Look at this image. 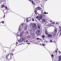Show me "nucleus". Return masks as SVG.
Wrapping results in <instances>:
<instances>
[{
	"mask_svg": "<svg viewBox=\"0 0 61 61\" xmlns=\"http://www.w3.org/2000/svg\"><path fill=\"white\" fill-rule=\"evenodd\" d=\"M32 26H33V28L34 29L36 30V29L37 27V26H36V24H34L32 25Z\"/></svg>",
	"mask_w": 61,
	"mask_h": 61,
	"instance_id": "nucleus-1",
	"label": "nucleus"
},
{
	"mask_svg": "<svg viewBox=\"0 0 61 61\" xmlns=\"http://www.w3.org/2000/svg\"><path fill=\"white\" fill-rule=\"evenodd\" d=\"M48 35V37L49 38H50L51 37H52V35L50 34H48V35Z\"/></svg>",
	"mask_w": 61,
	"mask_h": 61,
	"instance_id": "nucleus-2",
	"label": "nucleus"
},
{
	"mask_svg": "<svg viewBox=\"0 0 61 61\" xmlns=\"http://www.w3.org/2000/svg\"><path fill=\"white\" fill-rule=\"evenodd\" d=\"M36 9L38 10H41V8L40 7H37L36 8Z\"/></svg>",
	"mask_w": 61,
	"mask_h": 61,
	"instance_id": "nucleus-3",
	"label": "nucleus"
},
{
	"mask_svg": "<svg viewBox=\"0 0 61 61\" xmlns=\"http://www.w3.org/2000/svg\"><path fill=\"white\" fill-rule=\"evenodd\" d=\"M5 5H4V4L1 5V8H4V7H5Z\"/></svg>",
	"mask_w": 61,
	"mask_h": 61,
	"instance_id": "nucleus-4",
	"label": "nucleus"
},
{
	"mask_svg": "<svg viewBox=\"0 0 61 61\" xmlns=\"http://www.w3.org/2000/svg\"><path fill=\"white\" fill-rule=\"evenodd\" d=\"M45 33L46 35H47L48 34V31H47V30L46 29L45 30Z\"/></svg>",
	"mask_w": 61,
	"mask_h": 61,
	"instance_id": "nucleus-5",
	"label": "nucleus"
},
{
	"mask_svg": "<svg viewBox=\"0 0 61 61\" xmlns=\"http://www.w3.org/2000/svg\"><path fill=\"white\" fill-rule=\"evenodd\" d=\"M19 31H20V32H21L22 30H21V26H20L19 28Z\"/></svg>",
	"mask_w": 61,
	"mask_h": 61,
	"instance_id": "nucleus-6",
	"label": "nucleus"
},
{
	"mask_svg": "<svg viewBox=\"0 0 61 61\" xmlns=\"http://www.w3.org/2000/svg\"><path fill=\"white\" fill-rule=\"evenodd\" d=\"M37 10L36 9V8H35V14H36L37 13Z\"/></svg>",
	"mask_w": 61,
	"mask_h": 61,
	"instance_id": "nucleus-7",
	"label": "nucleus"
},
{
	"mask_svg": "<svg viewBox=\"0 0 61 61\" xmlns=\"http://www.w3.org/2000/svg\"><path fill=\"white\" fill-rule=\"evenodd\" d=\"M36 15L37 16V17H36V18H38V15H39V14L38 13H36Z\"/></svg>",
	"mask_w": 61,
	"mask_h": 61,
	"instance_id": "nucleus-8",
	"label": "nucleus"
},
{
	"mask_svg": "<svg viewBox=\"0 0 61 61\" xmlns=\"http://www.w3.org/2000/svg\"><path fill=\"white\" fill-rule=\"evenodd\" d=\"M42 22L44 23L45 22H46V20H45V19H42Z\"/></svg>",
	"mask_w": 61,
	"mask_h": 61,
	"instance_id": "nucleus-9",
	"label": "nucleus"
},
{
	"mask_svg": "<svg viewBox=\"0 0 61 61\" xmlns=\"http://www.w3.org/2000/svg\"><path fill=\"white\" fill-rule=\"evenodd\" d=\"M54 31L55 33H57V29H55Z\"/></svg>",
	"mask_w": 61,
	"mask_h": 61,
	"instance_id": "nucleus-10",
	"label": "nucleus"
},
{
	"mask_svg": "<svg viewBox=\"0 0 61 61\" xmlns=\"http://www.w3.org/2000/svg\"><path fill=\"white\" fill-rule=\"evenodd\" d=\"M41 31V30L37 29V31L38 32V33H40V32Z\"/></svg>",
	"mask_w": 61,
	"mask_h": 61,
	"instance_id": "nucleus-11",
	"label": "nucleus"
},
{
	"mask_svg": "<svg viewBox=\"0 0 61 61\" xmlns=\"http://www.w3.org/2000/svg\"><path fill=\"white\" fill-rule=\"evenodd\" d=\"M24 38H21L20 39V40L21 41H24Z\"/></svg>",
	"mask_w": 61,
	"mask_h": 61,
	"instance_id": "nucleus-12",
	"label": "nucleus"
},
{
	"mask_svg": "<svg viewBox=\"0 0 61 61\" xmlns=\"http://www.w3.org/2000/svg\"><path fill=\"white\" fill-rule=\"evenodd\" d=\"M37 40H38V41H40V40H41V39L38 38H37Z\"/></svg>",
	"mask_w": 61,
	"mask_h": 61,
	"instance_id": "nucleus-13",
	"label": "nucleus"
},
{
	"mask_svg": "<svg viewBox=\"0 0 61 61\" xmlns=\"http://www.w3.org/2000/svg\"><path fill=\"white\" fill-rule=\"evenodd\" d=\"M38 28H39V29H40V30H41V28H40V26H39L38 25Z\"/></svg>",
	"mask_w": 61,
	"mask_h": 61,
	"instance_id": "nucleus-14",
	"label": "nucleus"
},
{
	"mask_svg": "<svg viewBox=\"0 0 61 61\" xmlns=\"http://www.w3.org/2000/svg\"><path fill=\"white\" fill-rule=\"evenodd\" d=\"M20 36H21V37H22L23 36V34H22V33H20Z\"/></svg>",
	"mask_w": 61,
	"mask_h": 61,
	"instance_id": "nucleus-15",
	"label": "nucleus"
},
{
	"mask_svg": "<svg viewBox=\"0 0 61 61\" xmlns=\"http://www.w3.org/2000/svg\"><path fill=\"white\" fill-rule=\"evenodd\" d=\"M38 18L39 20H40V19H42V18H41V17H40V16H39L38 17Z\"/></svg>",
	"mask_w": 61,
	"mask_h": 61,
	"instance_id": "nucleus-16",
	"label": "nucleus"
},
{
	"mask_svg": "<svg viewBox=\"0 0 61 61\" xmlns=\"http://www.w3.org/2000/svg\"><path fill=\"white\" fill-rule=\"evenodd\" d=\"M9 55V54H8L6 56V58H7Z\"/></svg>",
	"mask_w": 61,
	"mask_h": 61,
	"instance_id": "nucleus-17",
	"label": "nucleus"
},
{
	"mask_svg": "<svg viewBox=\"0 0 61 61\" xmlns=\"http://www.w3.org/2000/svg\"><path fill=\"white\" fill-rule=\"evenodd\" d=\"M31 3H32L34 5H35V3H34V2H33V1H31Z\"/></svg>",
	"mask_w": 61,
	"mask_h": 61,
	"instance_id": "nucleus-18",
	"label": "nucleus"
},
{
	"mask_svg": "<svg viewBox=\"0 0 61 61\" xmlns=\"http://www.w3.org/2000/svg\"><path fill=\"white\" fill-rule=\"evenodd\" d=\"M27 37H28V38H30V35H28L27 36Z\"/></svg>",
	"mask_w": 61,
	"mask_h": 61,
	"instance_id": "nucleus-19",
	"label": "nucleus"
},
{
	"mask_svg": "<svg viewBox=\"0 0 61 61\" xmlns=\"http://www.w3.org/2000/svg\"><path fill=\"white\" fill-rule=\"evenodd\" d=\"M40 17L42 18V17H43V15H41Z\"/></svg>",
	"mask_w": 61,
	"mask_h": 61,
	"instance_id": "nucleus-20",
	"label": "nucleus"
},
{
	"mask_svg": "<svg viewBox=\"0 0 61 61\" xmlns=\"http://www.w3.org/2000/svg\"><path fill=\"white\" fill-rule=\"evenodd\" d=\"M48 14V13H46V12H44V14Z\"/></svg>",
	"mask_w": 61,
	"mask_h": 61,
	"instance_id": "nucleus-21",
	"label": "nucleus"
},
{
	"mask_svg": "<svg viewBox=\"0 0 61 61\" xmlns=\"http://www.w3.org/2000/svg\"><path fill=\"white\" fill-rule=\"evenodd\" d=\"M32 36H35V34H32Z\"/></svg>",
	"mask_w": 61,
	"mask_h": 61,
	"instance_id": "nucleus-22",
	"label": "nucleus"
},
{
	"mask_svg": "<svg viewBox=\"0 0 61 61\" xmlns=\"http://www.w3.org/2000/svg\"><path fill=\"white\" fill-rule=\"evenodd\" d=\"M42 38H45V36H44V35H43L42 36Z\"/></svg>",
	"mask_w": 61,
	"mask_h": 61,
	"instance_id": "nucleus-23",
	"label": "nucleus"
},
{
	"mask_svg": "<svg viewBox=\"0 0 61 61\" xmlns=\"http://www.w3.org/2000/svg\"><path fill=\"white\" fill-rule=\"evenodd\" d=\"M58 58H60V59H61V56H59L58 57Z\"/></svg>",
	"mask_w": 61,
	"mask_h": 61,
	"instance_id": "nucleus-24",
	"label": "nucleus"
},
{
	"mask_svg": "<svg viewBox=\"0 0 61 61\" xmlns=\"http://www.w3.org/2000/svg\"><path fill=\"white\" fill-rule=\"evenodd\" d=\"M37 36H39V35H40V34H39V33H38L37 34Z\"/></svg>",
	"mask_w": 61,
	"mask_h": 61,
	"instance_id": "nucleus-25",
	"label": "nucleus"
},
{
	"mask_svg": "<svg viewBox=\"0 0 61 61\" xmlns=\"http://www.w3.org/2000/svg\"><path fill=\"white\" fill-rule=\"evenodd\" d=\"M42 46H45V44H42Z\"/></svg>",
	"mask_w": 61,
	"mask_h": 61,
	"instance_id": "nucleus-26",
	"label": "nucleus"
},
{
	"mask_svg": "<svg viewBox=\"0 0 61 61\" xmlns=\"http://www.w3.org/2000/svg\"><path fill=\"white\" fill-rule=\"evenodd\" d=\"M5 9H7V7L6 6H5Z\"/></svg>",
	"mask_w": 61,
	"mask_h": 61,
	"instance_id": "nucleus-27",
	"label": "nucleus"
},
{
	"mask_svg": "<svg viewBox=\"0 0 61 61\" xmlns=\"http://www.w3.org/2000/svg\"><path fill=\"white\" fill-rule=\"evenodd\" d=\"M25 30H26V29H27V28H26V27H25Z\"/></svg>",
	"mask_w": 61,
	"mask_h": 61,
	"instance_id": "nucleus-28",
	"label": "nucleus"
},
{
	"mask_svg": "<svg viewBox=\"0 0 61 61\" xmlns=\"http://www.w3.org/2000/svg\"><path fill=\"white\" fill-rule=\"evenodd\" d=\"M59 36H61V32H60V34L59 35Z\"/></svg>",
	"mask_w": 61,
	"mask_h": 61,
	"instance_id": "nucleus-29",
	"label": "nucleus"
},
{
	"mask_svg": "<svg viewBox=\"0 0 61 61\" xmlns=\"http://www.w3.org/2000/svg\"><path fill=\"white\" fill-rule=\"evenodd\" d=\"M28 40H26V43H27V42H28Z\"/></svg>",
	"mask_w": 61,
	"mask_h": 61,
	"instance_id": "nucleus-30",
	"label": "nucleus"
},
{
	"mask_svg": "<svg viewBox=\"0 0 61 61\" xmlns=\"http://www.w3.org/2000/svg\"><path fill=\"white\" fill-rule=\"evenodd\" d=\"M53 56H54V55H53V54H52L51 55V57H53Z\"/></svg>",
	"mask_w": 61,
	"mask_h": 61,
	"instance_id": "nucleus-31",
	"label": "nucleus"
},
{
	"mask_svg": "<svg viewBox=\"0 0 61 61\" xmlns=\"http://www.w3.org/2000/svg\"><path fill=\"white\" fill-rule=\"evenodd\" d=\"M21 33L22 34H24V31H23Z\"/></svg>",
	"mask_w": 61,
	"mask_h": 61,
	"instance_id": "nucleus-32",
	"label": "nucleus"
},
{
	"mask_svg": "<svg viewBox=\"0 0 61 61\" xmlns=\"http://www.w3.org/2000/svg\"><path fill=\"white\" fill-rule=\"evenodd\" d=\"M18 41L19 42H20V40H18Z\"/></svg>",
	"mask_w": 61,
	"mask_h": 61,
	"instance_id": "nucleus-33",
	"label": "nucleus"
},
{
	"mask_svg": "<svg viewBox=\"0 0 61 61\" xmlns=\"http://www.w3.org/2000/svg\"><path fill=\"white\" fill-rule=\"evenodd\" d=\"M2 24H4V21H2Z\"/></svg>",
	"mask_w": 61,
	"mask_h": 61,
	"instance_id": "nucleus-34",
	"label": "nucleus"
},
{
	"mask_svg": "<svg viewBox=\"0 0 61 61\" xmlns=\"http://www.w3.org/2000/svg\"><path fill=\"white\" fill-rule=\"evenodd\" d=\"M11 56H13V53H11Z\"/></svg>",
	"mask_w": 61,
	"mask_h": 61,
	"instance_id": "nucleus-35",
	"label": "nucleus"
},
{
	"mask_svg": "<svg viewBox=\"0 0 61 61\" xmlns=\"http://www.w3.org/2000/svg\"><path fill=\"white\" fill-rule=\"evenodd\" d=\"M44 43H47V41H45Z\"/></svg>",
	"mask_w": 61,
	"mask_h": 61,
	"instance_id": "nucleus-36",
	"label": "nucleus"
},
{
	"mask_svg": "<svg viewBox=\"0 0 61 61\" xmlns=\"http://www.w3.org/2000/svg\"><path fill=\"white\" fill-rule=\"evenodd\" d=\"M50 42H53V41H52V40H50Z\"/></svg>",
	"mask_w": 61,
	"mask_h": 61,
	"instance_id": "nucleus-37",
	"label": "nucleus"
},
{
	"mask_svg": "<svg viewBox=\"0 0 61 61\" xmlns=\"http://www.w3.org/2000/svg\"><path fill=\"white\" fill-rule=\"evenodd\" d=\"M21 25H22V26H23V25H24V24H21Z\"/></svg>",
	"mask_w": 61,
	"mask_h": 61,
	"instance_id": "nucleus-38",
	"label": "nucleus"
},
{
	"mask_svg": "<svg viewBox=\"0 0 61 61\" xmlns=\"http://www.w3.org/2000/svg\"><path fill=\"white\" fill-rule=\"evenodd\" d=\"M56 53H57V51H56Z\"/></svg>",
	"mask_w": 61,
	"mask_h": 61,
	"instance_id": "nucleus-39",
	"label": "nucleus"
},
{
	"mask_svg": "<svg viewBox=\"0 0 61 61\" xmlns=\"http://www.w3.org/2000/svg\"><path fill=\"white\" fill-rule=\"evenodd\" d=\"M3 17L4 18H5V15H4Z\"/></svg>",
	"mask_w": 61,
	"mask_h": 61,
	"instance_id": "nucleus-40",
	"label": "nucleus"
},
{
	"mask_svg": "<svg viewBox=\"0 0 61 61\" xmlns=\"http://www.w3.org/2000/svg\"><path fill=\"white\" fill-rule=\"evenodd\" d=\"M32 21H34V19H33Z\"/></svg>",
	"mask_w": 61,
	"mask_h": 61,
	"instance_id": "nucleus-41",
	"label": "nucleus"
},
{
	"mask_svg": "<svg viewBox=\"0 0 61 61\" xmlns=\"http://www.w3.org/2000/svg\"><path fill=\"white\" fill-rule=\"evenodd\" d=\"M28 20H26V22H28Z\"/></svg>",
	"mask_w": 61,
	"mask_h": 61,
	"instance_id": "nucleus-42",
	"label": "nucleus"
},
{
	"mask_svg": "<svg viewBox=\"0 0 61 61\" xmlns=\"http://www.w3.org/2000/svg\"><path fill=\"white\" fill-rule=\"evenodd\" d=\"M59 54H60V53H61V52H60V51H59Z\"/></svg>",
	"mask_w": 61,
	"mask_h": 61,
	"instance_id": "nucleus-43",
	"label": "nucleus"
},
{
	"mask_svg": "<svg viewBox=\"0 0 61 61\" xmlns=\"http://www.w3.org/2000/svg\"><path fill=\"white\" fill-rule=\"evenodd\" d=\"M17 36H19V35H18V34H17Z\"/></svg>",
	"mask_w": 61,
	"mask_h": 61,
	"instance_id": "nucleus-44",
	"label": "nucleus"
},
{
	"mask_svg": "<svg viewBox=\"0 0 61 61\" xmlns=\"http://www.w3.org/2000/svg\"><path fill=\"white\" fill-rule=\"evenodd\" d=\"M56 25H57V24H58V22H56Z\"/></svg>",
	"mask_w": 61,
	"mask_h": 61,
	"instance_id": "nucleus-45",
	"label": "nucleus"
},
{
	"mask_svg": "<svg viewBox=\"0 0 61 61\" xmlns=\"http://www.w3.org/2000/svg\"><path fill=\"white\" fill-rule=\"evenodd\" d=\"M59 28H60V29H61V27H59Z\"/></svg>",
	"mask_w": 61,
	"mask_h": 61,
	"instance_id": "nucleus-46",
	"label": "nucleus"
},
{
	"mask_svg": "<svg viewBox=\"0 0 61 61\" xmlns=\"http://www.w3.org/2000/svg\"><path fill=\"white\" fill-rule=\"evenodd\" d=\"M26 33H28V31H26Z\"/></svg>",
	"mask_w": 61,
	"mask_h": 61,
	"instance_id": "nucleus-47",
	"label": "nucleus"
},
{
	"mask_svg": "<svg viewBox=\"0 0 61 61\" xmlns=\"http://www.w3.org/2000/svg\"><path fill=\"white\" fill-rule=\"evenodd\" d=\"M28 0V1H31V0Z\"/></svg>",
	"mask_w": 61,
	"mask_h": 61,
	"instance_id": "nucleus-48",
	"label": "nucleus"
},
{
	"mask_svg": "<svg viewBox=\"0 0 61 61\" xmlns=\"http://www.w3.org/2000/svg\"><path fill=\"white\" fill-rule=\"evenodd\" d=\"M27 44H29V43H27Z\"/></svg>",
	"mask_w": 61,
	"mask_h": 61,
	"instance_id": "nucleus-49",
	"label": "nucleus"
},
{
	"mask_svg": "<svg viewBox=\"0 0 61 61\" xmlns=\"http://www.w3.org/2000/svg\"><path fill=\"white\" fill-rule=\"evenodd\" d=\"M60 30L61 31V28L60 29Z\"/></svg>",
	"mask_w": 61,
	"mask_h": 61,
	"instance_id": "nucleus-50",
	"label": "nucleus"
},
{
	"mask_svg": "<svg viewBox=\"0 0 61 61\" xmlns=\"http://www.w3.org/2000/svg\"><path fill=\"white\" fill-rule=\"evenodd\" d=\"M16 43L17 44H18V42H16Z\"/></svg>",
	"mask_w": 61,
	"mask_h": 61,
	"instance_id": "nucleus-51",
	"label": "nucleus"
},
{
	"mask_svg": "<svg viewBox=\"0 0 61 61\" xmlns=\"http://www.w3.org/2000/svg\"><path fill=\"white\" fill-rule=\"evenodd\" d=\"M51 21V22H52V21Z\"/></svg>",
	"mask_w": 61,
	"mask_h": 61,
	"instance_id": "nucleus-52",
	"label": "nucleus"
},
{
	"mask_svg": "<svg viewBox=\"0 0 61 61\" xmlns=\"http://www.w3.org/2000/svg\"><path fill=\"white\" fill-rule=\"evenodd\" d=\"M13 51H12V52H13Z\"/></svg>",
	"mask_w": 61,
	"mask_h": 61,
	"instance_id": "nucleus-53",
	"label": "nucleus"
},
{
	"mask_svg": "<svg viewBox=\"0 0 61 61\" xmlns=\"http://www.w3.org/2000/svg\"><path fill=\"white\" fill-rule=\"evenodd\" d=\"M57 50H58V49H57Z\"/></svg>",
	"mask_w": 61,
	"mask_h": 61,
	"instance_id": "nucleus-54",
	"label": "nucleus"
},
{
	"mask_svg": "<svg viewBox=\"0 0 61 61\" xmlns=\"http://www.w3.org/2000/svg\"><path fill=\"white\" fill-rule=\"evenodd\" d=\"M46 1H47V0H46Z\"/></svg>",
	"mask_w": 61,
	"mask_h": 61,
	"instance_id": "nucleus-55",
	"label": "nucleus"
},
{
	"mask_svg": "<svg viewBox=\"0 0 61 61\" xmlns=\"http://www.w3.org/2000/svg\"><path fill=\"white\" fill-rule=\"evenodd\" d=\"M28 19V18H27L26 19Z\"/></svg>",
	"mask_w": 61,
	"mask_h": 61,
	"instance_id": "nucleus-56",
	"label": "nucleus"
},
{
	"mask_svg": "<svg viewBox=\"0 0 61 61\" xmlns=\"http://www.w3.org/2000/svg\"><path fill=\"white\" fill-rule=\"evenodd\" d=\"M5 52H6V51H5Z\"/></svg>",
	"mask_w": 61,
	"mask_h": 61,
	"instance_id": "nucleus-57",
	"label": "nucleus"
},
{
	"mask_svg": "<svg viewBox=\"0 0 61 61\" xmlns=\"http://www.w3.org/2000/svg\"><path fill=\"white\" fill-rule=\"evenodd\" d=\"M24 42H25V41H24Z\"/></svg>",
	"mask_w": 61,
	"mask_h": 61,
	"instance_id": "nucleus-58",
	"label": "nucleus"
}]
</instances>
